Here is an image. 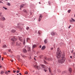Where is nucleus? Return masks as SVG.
Here are the masks:
<instances>
[{"instance_id": "1", "label": "nucleus", "mask_w": 75, "mask_h": 75, "mask_svg": "<svg viewBox=\"0 0 75 75\" xmlns=\"http://www.w3.org/2000/svg\"><path fill=\"white\" fill-rule=\"evenodd\" d=\"M61 52L59 50V48H57L56 56L57 58H59L58 62L59 64H63L65 62L66 59L65 57L63 56V55L61 57Z\"/></svg>"}, {"instance_id": "2", "label": "nucleus", "mask_w": 75, "mask_h": 75, "mask_svg": "<svg viewBox=\"0 0 75 75\" xmlns=\"http://www.w3.org/2000/svg\"><path fill=\"white\" fill-rule=\"evenodd\" d=\"M33 67L35 68H37L38 69H40L42 68L41 64L39 66H37V63H35V64H33Z\"/></svg>"}, {"instance_id": "3", "label": "nucleus", "mask_w": 75, "mask_h": 75, "mask_svg": "<svg viewBox=\"0 0 75 75\" xmlns=\"http://www.w3.org/2000/svg\"><path fill=\"white\" fill-rule=\"evenodd\" d=\"M17 40V39H16V37H13V39H11V40L13 42L11 43L12 45L13 44L14 42V41H16Z\"/></svg>"}, {"instance_id": "4", "label": "nucleus", "mask_w": 75, "mask_h": 75, "mask_svg": "<svg viewBox=\"0 0 75 75\" xmlns=\"http://www.w3.org/2000/svg\"><path fill=\"white\" fill-rule=\"evenodd\" d=\"M44 59H45V60H48L49 61H54L53 59H51V58H47L46 57H44Z\"/></svg>"}, {"instance_id": "5", "label": "nucleus", "mask_w": 75, "mask_h": 75, "mask_svg": "<svg viewBox=\"0 0 75 75\" xmlns=\"http://www.w3.org/2000/svg\"><path fill=\"white\" fill-rule=\"evenodd\" d=\"M27 48L28 51H31V47H30L28 46H27Z\"/></svg>"}, {"instance_id": "6", "label": "nucleus", "mask_w": 75, "mask_h": 75, "mask_svg": "<svg viewBox=\"0 0 75 75\" xmlns=\"http://www.w3.org/2000/svg\"><path fill=\"white\" fill-rule=\"evenodd\" d=\"M16 45H19V46H21V43H19L18 42H17L16 43Z\"/></svg>"}, {"instance_id": "7", "label": "nucleus", "mask_w": 75, "mask_h": 75, "mask_svg": "<svg viewBox=\"0 0 75 75\" xmlns=\"http://www.w3.org/2000/svg\"><path fill=\"white\" fill-rule=\"evenodd\" d=\"M19 40L20 41L22 42V41H23V38H22V37H19Z\"/></svg>"}, {"instance_id": "8", "label": "nucleus", "mask_w": 75, "mask_h": 75, "mask_svg": "<svg viewBox=\"0 0 75 75\" xmlns=\"http://www.w3.org/2000/svg\"><path fill=\"white\" fill-rule=\"evenodd\" d=\"M0 20H2V21L3 20H6V19H5V18L4 17H2L0 19Z\"/></svg>"}, {"instance_id": "9", "label": "nucleus", "mask_w": 75, "mask_h": 75, "mask_svg": "<svg viewBox=\"0 0 75 75\" xmlns=\"http://www.w3.org/2000/svg\"><path fill=\"white\" fill-rule=\"evenodd\" d=\"M23 52L24 53H25L27 52V50L26 49H24L23 50Z\"/></svg>"}, {"instance_id": "10", "label": "nucleus", "mask_w": 75, "mask_h": 75, "mask_svg": "<svg viewBox=\"0 0 75 75\" xmlns=\"http://www.w3.org/2000/svg\"><path fill=\"white\" fill-rule=\"evenodd\" d=\"M45 48H46L45 46H44L42 47L41 49L42 50H44L45 49Z\"/></svg>"}, {"instance_id": "11", "label": "nucleus", "mask_w": 75, "mask_h": 75, "mask_svg": "<svg viewBox=\"0 0 75 75\" xmlns=\"http://www.w3.org/2000/svg\"><path fill=\"white\" fill-rule=\"evenodd\" d=\"M33 49H34V48H35V47H37V45H33L32 46Z\"/></svg>"}, {"instance_id": "12", "label": "nucleus", "mask_w": 75, "mask_h": 75, "mask_svg": "<svg viewBox=\"0 0 75 75\" xmlns=\"http://www.w3.org/2000/svg\"><path fill=\"white\" fill-rule=\"evenodd\" d=\"M56 34V33H54V32H53L51 33V35H55Z\"/></svg>"}, {"instance_id": "13", "label": "nucleus", "mask_w": 75, "mask_h": 75, "mask_svg": "<svg viewBox=\"0 0 75 75\" xmlns=\"http://www.w3.org/2000/svg\"><path fill=\"white\" fill-rule=\"evenodd\" d=\"M25 6V4H22L21 6V8H23V7H24V6Z\"/></svg>"}, {"instance_id": "14", "label": "nucleus", "mask_w": 75, "mask_h": 75, "mask_svg": "<svg viewBox=\"0 0 75 75\" xmlns=\"http://www.w3.org/2000/svg\"><path fill=\"white\" fill-rule=\"evenodd\" d=\"M21 56L23 58H25V57H26V56H25V55H23V54H21Z\"/></svg>"}, {"instance_id": "15", "label": "nucleus", "mask_w": 75, "mask_h": 75, "mask_svg": "<svg viewBox=\"0 0 75 75\" xmlns=\"http://www.w3.org/2000/svg\"><path fill=\"white\" fill-rule=\"evenodd\" d=\"M41 66H42V68H44L45 67V65L41 64Z\"/></svg>"}, {"instance_id": "16", "label": "nucleus", "mask_w": 75, "mask_h": 75, "mask_svg": "<svg viewBox=\"0 0 75 75\" xmlns=\"http://www.w3.org/2000/svg\"><path fill=\"white\" fill-rule=\"evenodd\" d=\"M44 42L45 44H47V39L45 40Z\"/></svg>"}, {"instance_id": "17", "label": "nucleus", "mask_w": 75, "mask_h": 75, "mask_svg": "<svg viewBox=\"0 0 75 75\" xmlns=\"http://www.w3.org/2000/svg\"><path fill=\"white\" fill-rule=\"evenodd\" d=\"M60 45H61V46H64V45H65V44L64 43H61L60 44Z\"/></svg>"}, {"instance_id": "18", "label": "nucleus", "mask_w": 75, "mask_h": 75, "mask_svg": "<svg viewBox=\"0 0 75 75\" xmlns=\"http://www.w3.org/2000/svg\"><path fill=\"white\" fill-rule=\"evenodd\" d=\"M69 72H70V73H71L72 72V69L71 68H70L69 69Z\"/></svg>"}, {"instance_id": "19", "label": "nucleus", "mask_w": 75, "mask_h": 75, "mask_svg": "<svg viewBox=\"0 0 75 75\" xmlns=\"http://www.w3.org/2000/svg\"><path fill=\"white\" fill-rule=\"evenodd\" d=\"M11 33H15V32H16V30H12L11 31Z\"/></svg>"}, {"instance_id": "20", "label": "nucleus", "mask_w": 75, "mask_h": 75, "mask_svg": "<svg viewBox=\"0 0 75 75\" xmlns=\"http://www.w3.org/2000/svg\"><path fill=\"white\" fill-rule=\"evenodd\" d=\"M71 19L72 20L73 22H75V20L74 19V18H71Z\"/></svg>"}, {"instance_id": "21", "label": "nucleus", "mask_w": 75, "mask_h": 75, "mask_svg": "<svg viewBox=\"0 0 75 75\" xmlns=\"http://www.w3.org/2000/svg\"><path fill=\"white\" fill-rule=\"evenodd\" d=\"M25 39H24V40H23V45H25Z\"/></svg>"}, {"instance_id": "22", "label": "nucleus", "mask_w": 75, "mask_h": 75, "mask_svg": "<svg viewBox=\"0 0 75 75\" xmlns=\"http://www.w3.org/2000/svg\"><path fill=\"white\" fill-rule=\"evenodd\" d=\"M6 47H7V46L6 45H4L3 46V48H6Z\"/></svg>"}, {"instance_id": "23", "label": "nucleus", "mask_w": 75, "mask_h": 75, "mask_svg": "<svg viewBox=\"0 0 75 75\" xmlns=\"http://www.w3.org/2000/svg\"><path fill=\"white\" fill-rule=\"evenodd\" d=\"M44 62L45 64H48V63L47 62H46V61H45V60H44Z\"/></svg>"}, {"instance_id": "24", "label": "nucleus", "mask_w": 75, "mask_h": 75, "mask_svg": "<svg viewBox=\"0 0 75 75\" xmlns=\"http://www.w3.org/2000/svg\"><path fill=\"white\" fill-rule=\"evenodd\" d=\"M42 15L41 14L39 16V18H42Z\"/></svg>"}, {"instance_id": "25", "label": "nucleus", "mask_w": 75, "mask_h": 75, "mask_svg": "<svg viewBox=\"0 0 75 75\" xmlns=\"http://www.w3.org/2000/svg\"><path fill=\"white\" fill-rule=\"evenodd\" d=\"M42 19V18H39V19H38V21H41V20Z\"/></svg>"}, {"instance_id": "26", "label": "nucleus", "mask_w": 75, "mask_h": 75, "mask_svg": "<svg viewBox=\"0 0 75 75\" xmlns=\"http://www.w3.org/2000/svg\"><path fill=\"white\" fill-rule=\"evenodd\" d=\"M4 74V71H1V75H3V74Z\"/></svg>"}, {"instance_id": "27", "label": "nucleus", "mask_w": 75, "mask_h": 75, "mask_svg": "<svg viewBox=\"0 0 75 75\" xmlns=\"http://www.w3.org/2000/svg\"><path fill=\"white\" fill-rule=\"evenodd\" d=\"M48 69H49V72H51V68H50V67H49V68H48Z\"/></svg>"}, {"instance_id": "28", "label": "nucleus", "mask_w": 75, "mask_h": 75, "mask_svg": "<svg viewBox=\"0 0 75 75\" xmlns=\"http://www.w3.org/2000/svg\"><path fill=\"white\" fill-rule=\"evenodd\" d=\"M29 40H30V38H27V41H29Z\"/></svg>"}, {"instance_id": "29", "label": "nucleus", "mask_w": 75, "mask_h": 75, "mask_svg": "<svg viewBox=\"0 0 75 75\" xmlns=\"http://www.w3.org/2000/svg\"><path fill=\"white\" fill-rule=\"evenodd\" d=\"M69 21L70 23H73V21H72V19L70 20Z\"/></svg>"}, {"instance_id": "30", "label": "nucleus", "mask_w": 75, "mask_h": 75, "mask_svg": "<svg viewBox=\"0 0 75 75\" xmlns=\"http://www.w3.org/2000/svg\"><path fill=\"white\" fill-rule=\"evenodd\" d=\"M20 56L19 55L18 56L17 58H18V60H20Z\"/></svg>"}, {"instance_id": "31", "label": "nucleus", "mask_w": 75, "mask_h": 75, "mask_svg": "<svg viewBox=\"0 0 75 75\" xmlns=\"http://www.w3.org/2000/svg\"><path fill=\"white\" fill-rule=\"evenodd\" d=\"M7 5H8V6H10L11 5V4H10V3H8Z\"/></svg>"}, {"instance_id": "32", "label": "nucleus", "mask_w": 75, "mask_h": 75, "mask_svg": "<svg viewBox=\"0 0 75 75\" xmlns=\"http://www.w3.org/2000/svg\"><path fill=\"white\" fill-rule=\"evenodd\" d=\"M73 57L74 58H75V53H73Z\"/></svg>"}, {"instance_id": "33", "label": "nucleus", "mask_w": 75, "mask_h": 75, "mask_svg": "<svg viewBox=\"0 0 75 75\" xmlns=\"http://www.w3.org/2000/svg\"><path fill=\"white\" fill-rule=\"evenodd\" d=\"M5 74H6V75H8V72H7V71H5Z\"/></svg>"}, {"instance_id": "34", "label": "nucleus", "mask_w": 75, "mask_h": 75, "mask_svg": "<svg viewBox=\"0 0 75 75\" xmlns=\"http://www.w3.org/2000/svg\"><path fill=\"white\" fill-rule=\"evenodd\" d=\"M3 8H4L5 10H7V8H5V7H3Z\"/></svg>"}, {"instance_id": "35", "label": "nucleus", "mask_w": 75, "mask_h": 75, "mask_svg": "<svg viewBox=\"0 0 75 75\" xmlns=\"http://www.w3.org/2000/svg\"><path fill=\"white\" fill-rule=\"evenodd\" d=\"M71 11V10H69L68 11V13H70V12Z\"/></svg>"}, {"instance_id": "36", "label": "nucleus", "mask_w": 75, "mask_h": 75, "mask_svg": "<svg viewBox=\"0 0 75 75\" xmlns=\"http://www.w3.org/2000/svg\"><path fill=\"white\" fill-rule=\"evenodd\" d=\"M23 11L25 12V13H26L27 12V11L25 9L23 10Z\"/></svg>"}, {"instance_id": "37", "label": "nucleus", "mask_w": 75, "mask_h": 75, "mask_svg": "<svg viewBox=\"0 0 75 75\" xmlns=\"http://www.w3.org/2000/svg\"><path fill=\"white\" fill-rule=\"evenodd\" d=\"M48 3H49V6H50L51 4V3H50V2H48Z\"/></svg>"}, {"instance_id": "38", "label": "nucleus", "mask_w": 75, "mask_h": 75, "mask_svg": "<svg viewBox=\"0 0 75 75\" xmlns=\"http://www.w3.org/2000/svg\"><path fill=\"white\" fill-rule=\"evenodd\" d=\"M29 27H27V28H26V30H28L29 29Z\"/></svg>"}, {"instance_id": "39", "label": "nucleus", "mask_w": 75, "mask_h": 75, "mask_svg": "<svg viewBox=\"0 0 75 75\" xmlns=\"http://www.w3.org/2000/svg\"><path fill=\"white\" fill-rule=\"evenodd\" d=\"M25 74H28V72H27V71H26Z\"/></svg>"}, {"instance_id": "40", "label": "nucleus", "mask_w": 75, "mask_h": 75, "mask_svg": "<svg viewBox=\"0 0 75 75\" xmlns=\"http://www.w3.org/2000/svg\"><path fill=\"white\" fill-rule=\"evenodd\" d=\"M19 72H20V71H19L17 70V71H16V72H17V73H19Z\"/></svg>"}, {"instance_id": "41", "label": "nucleus", "mask_w": 75, "mask_h": 75, "mask_svg": "<svg viewBox=\"0 0 75 75\" xmlns=\"http://www.w3.org/2000/svg\"><path fill=\"white\" fill-rule=\"evenodd\" d=\"M44 71H45V72H47V70H45V69H44Z\"/></svg>"}, {"instance_id": "42", "label": "nucleus", "mask_w": 75, "mask_h": 75, "mask_svg": "<svg viewBox=\"0 0 75 75\" xmlns=\"http://www.w3.org/2000/svg\"><path fill=\"white\" fill-rule=\"evenodd\" d=\"M8 52H11V50L9 49L8 50Z\"/></svg>"}, {"instance_id": "43", "label": "nucleus", "mask_w": 75, "mask_h": 75, "mask_svg": "<svg viewBox=\"0 0 75 75\" xmlns=\"http://www.w3.org/2000/svg\"><path fill=\"white\" fill-rule=\"evenodd\" d=\"M13 72H14V73H15L16 72V71L15 70H14V71L13 70Z\"/></svg>"}, {"instance_id": "44", "label": "nucleus", "mask_w": 75, "mask_h": 75, "mask_svg": "<svg viewBox=\"0 0 75 75\" xmlns=\"http://www.w3.org/2000/svg\"><path fill=\"white\" fill-rule=\"evenodd\" d=\"M6 54H7V53H6V52H4V54H5V55Z\"/></svg>"}, {"instance_id": "45", "label": "nucleus", "mask_w": 75, "mask_h": 75, "mask_svg": "<svg viewBox=\"0 0 75 75\" xmlns=\"http://www.w3.org/2000/svg\"><path fill=\"white\" fill-rule=\"evenodd\" d=\"M40 31H39L38 32V33L39 34H40Z\"/></svg>"}, {"instance_id": "46", "label": "nucleus", "mask_w": 75, "mask_h": 75, "mask_svg": "<svg viewBox=\"0 0 75 75\" xmlns=\"http://www.w3.org/2000/svg\"><path fill=\"white\" fill-rule=\"evenodd\" d=\"M71 52V53H73V52H74V50H72Z\"/></svg>"}, {"instance_id": "47", "label": "nucleus", "mask_w": 75, "mask_h": 75, "mask_svg": "<svg viewBox=\"0 0 75 75\" xmlns=\"http://www.w3.org/2000/svg\"><path fill=\"white\" fill-rule=\"evenodd\" d=\"M71 27V25H70L68 27V28H70V27Z\"/></svg>"}, {"instance_id": "48", "label": "nucleus", "mask_w": 75, "mask_h": 75, "mask_svg": "<svg viewBox=\"0 0 75 75\" xmlns=\"http://www.w3.org/2000/svg\"><path fill=\"white\" fill-rule=\"evenodd\" d=\"M17 69H18V70H20V68H19V67H18Z\"/></svg>"}, {"instance_id": "49", "label": "nucleus", "mask_w": 75, "mask_h": 75, "mask_svg": "<svg viewBox=\"0 0 75 75\" xmlns=\"http://www.w3.org/2000/svg\"><path fill=\"white\" fill-rule=\"evenodd\" d=\"M0 3H3L0 1Z\"/></svg>"}, {"instance_id": "50", "label": "nucleus", "mask_w": 75, "mask_h": 75, "mask_svg": "<svg viewBox=\"0 0 75 75\" xmlns=\"http://www.w3.org/2000/svg\"><path fill=\"white\" fill-rule=\"evenodd\" d=\"M51 50H53V47H51Z\"/></svg>"}, {"instance_id": "51", "label": "nucleus", "mask_w": 75, "mask_h": 75, "mask_svg": "<svg viewBox=\"0 0 75 75\" xmlns=\"http://www.w3.org/2000/svg\"><path fill=\"white\" fill-rule=\"evenodd\" d=\"M72 56H70V58H72Z\"/></svg>"}, {"instance_id": "52", "label": "nucleus", "mask_w": 75, "mask_h": 75, "mask_svg": "<svg viewBox=\"0 0 75 75\" xmlns=\"http://www.w3.org/2000/svg\"><path fill=\"white\" fill-rule=\"evenodd\" d=\"M11 62H13V60H11Z\"/></svg>"}, {"instance_id": "53", "label": "nucleus", "mask_w": 75, "mask_h": 75, "mask_svg": "<svg viewBox=\"0 0 75 75\" xmlns=\"http://www.w3.org/2000/svg\"><path fill=\"white\" fill-rule=\"evenodd\" d=\"M34 59L35 60V61H36V60L35 59V57L34 58Z\"/></svg>"}, {"instance_id": "54", "label": "nucleus", "mask_w": 75, "mask_h": 75, "mask_svg": "<svg viewBox=\"0 0 75 75\" xmlns=\"http://www.w3.org/2000/svg\"><path fill=\"white\" fill-rule=\"evenodd\" d=\"M1 12H0V16H1Z\"/></svg>"}, {"instance_id": "55", "label": "nucleus", "mask_w": 75, "mask_h": 75, "mask_svg": "<svg viewBox=\"0 0 75 75\" xmlns=\"http://www.w3.org/2000/svg\"><path fill=\"white\" fill-rule=\"evenodd\" d=\"M2 61H3V57H2Z\"/></svg>"}, {"instance_id": "56", "label": "nucleus", "mask_w": 75, "mask_h": 75, "mask_svg": "<svg viewBox=\"0 0 75 75\" xmlns=\"http://www.w3.org/2000/svg\"><path fill=\"white\" fill-rule=\"evenodd\" d=\"M40 48H41V46L40 45Z\"/></svg>"}, {"instance_id": "57", "label": "nucleus", "mask_w": 75, "mask_h": 75, "mask_svg": "<svg viewBox=\"0 0 75 75\" xmlns=\"http://www.w3.org/2000/svg\"><path fill=\"white\" fill-rule=\"evenodd\" d=\"M8 72H10V71H8Z\"/></svg>"}, {"instance_id": "58", "label": "nucleus", "mask_w": 75, "mask_h": 75, "mask_svg": "<svg viewBox=\"0 0 75 75\" xmlns=\"http://www.w3.org/2000/svg\"><path fill=\"white\" fill-rule=\"evenodd\" d=\"M0 68H1V66H0Z\"/></svg>"}, {"instance_id": "59", "label": "nucleus", "mask_w": 75, "mask_h": 75, "mask_svg": "<svg viewBox=\"0 0 75 75\" xmlns=\"http://www.w3.org/2000/svg\"><path fill=\"white\" fill-rule=\"evenodd\" d=\"M0 58H1V55H0Z\"/></svg>"}, {"instance_id": "60", "label": "nucleus", "mask_w": 75, "mask_h": 75, "mask_svg": "<svg viewBox=\"0 0 75 75\" xmlns=\"http://www.w3.org/2000/svg\"><path fill=\"white\" fill-rule=\"evenodd\" d=\"M19 75H21V73H20Z\"/></svg>"}, {"instance_id": "61", "label": "nucleus", "mask_w": 75, "mask_h": 75, "mask_svg": "<svg viewBox=\"0 0 75 75\" xmlns=\"http://www.w3.org/2000/svg\"><path fill=\"white\" fill-rule=\"evenodd\" d=\"M11 53H13V52H12V51H11Z\"/></svg>"}, {"instance_id": "62", "label": "nucleus", "mask_w": 75, "mask_h": 75, "mask_svg": "<svg viewBox=\"0 0 75 75\" xmlns=\"http://www.w3.org/2000/svg\"><path fill=\"white\" fill-rule=\"evenodd\" d=\"M39 4H41V3H40V2H39Z\"/></svg>"}, {"instance_id": "63", "label": "nucleus", "mask_w": 75, "mask_h": 75, "mask_svg": "<svg viewBox=\"0 0 75 75\" xmlns=\"http://www.w3.org/2000/svg\"><path fill=\"white\" fill-rule=\"evenodd\" d=\"M39 57H40V58H41V56H39Z\"/></svg>"}, {"instance_id": "64", "label": "nucleus", "mask_w": 75, "mask_h": 75, "mask_svg": "<svg viewBox=\"0 0 75 75\" xmlns=\"http://www.w3.org/2000/svg\"><path fill=\"white\" fill-rule=\"evenodd\" d=\"M17 75H19L18 74H17Z\"/></svg>"}]
</instances>
